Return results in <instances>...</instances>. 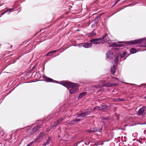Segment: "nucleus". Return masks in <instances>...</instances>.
<instances>
[{
  "label": "nucleus",
  "instance_id": "f257e3e1",
  "mask_svg": "<svg viewBox=\"0 0 146 146\" xmlns=\"http://www.w3.org/2000/svg\"><path fill=\"white\" fill-rule=\"evenodd\" d=\"M58 83L67 88L70 94H74L78 92V85L76 83H72L68 81H62Z\"/></svg>",
  "mask_w": 146,
  "mask_h": 146
},
{
  "label": "nucleus",
  "instance_id": "f03ea898",
  "mask_svg": "<svg viewBox=\"0 0 146 146\" xmlns=\"http://www.w3.org/2000/svg\"><path fill=\"white\" fill-rule=\"evenodd\" d=\"M104 38V37L102 36L98 38L92 39L90 40V41L92 44H97L102 43Z\"/></svg>",
  "mask_w": 146,
  "mask_h": 146
},
{
  "label": "nucleus",
  "instance_id": "7ed1b4c3",
  "mask_svg": "<svg viewBox=\"0 0 146 146\" xmlns=\"http://www.w3.org/2000/svg\"><path fill=\"white\" fill-rule=\"evenodd\" d=\"M146 40V38H142L139 39H136L133 40L131 41L129 43L131 44H136L142 42Z\"/></svg>",
  "mask_w": 146,
  "mask_h": 146
},
{
  "label": "nucleus",
  "instance_id": "20e7f679",
  "mask_svg": "<svg viewBox=\"0 0 146 146\" xmlns=\"http://www.w3.org/2000/svg\"><path fill=\"white\" fill-rule=\"evenodd\" d=\"M146 113V107H143L140 109L138 110L137 114L139 115H144Z\"/></svg>",
  "mask_w": 146,
  "mask_h": 146
},
{
  "label": "nucleus",
  "instance_id": "39448f33",
  "mask_svg": "<svg viewBox=\"0 0 146 146\" xmlns=\"http://www.w3.org/2000/svg\"><path fill=\"white\" fill-rule=\"evenodd\" d=\"M45 136V134L44 133L41 132L39 136L36 138V139L38 140V142H40L44 139V137Z\"/></svg>",
  "mask_w": 146,
  "mask_h": 146
},
{
  "label": "nucleus",
  "instance_id": "423d86ee",
  "mask_svg": "<svg viewBox=\"0 0 146 146\" xmlns=\"http://www.w3.org/2000/svg\"><path fill=\"white\" fill-rule=\"evenodd\" d=\"M107 57L110 60L112 59L113 57V52L110 50L108 51L106 54Z\"/></svg>",
  "mask_w": 146,
  "mask_h": 146
},
{
  "label": "nucleus",
  "instance_id": "0eeeda50",
  "mask_svg": "<svg viewBox=\"0 0 146 146\" xmlns=\"http://www.w3.org/2000/svg\"><path fill=\"white\" fill-rule=\"evenodd\" d=\"M63 120V119L62 118H60L57 120V121L54 123L53 125H52V128L56 127V125H58L61 121H62Z\"/></svg>",
  "mask_w": 146,
  "mask_h": 146
},
{
  "label": "nucleus",
  "instance_id": "6e6552de",
  "mask_svg": "<svg viewBox=\"0 0 146 146\" xmlns=\"http://www.w3.org/2000/svg\"><path fill=\"white\" fill-rule=\"evenodd\" d=\"M101 129H98L97 128H92L89 130V132L90 133H94L96 132H100L101 130Z\"/></svg>",
  "mask_w": 146,
  "mask_h": 146
},
{
  "label": "nucleus",
  "instance_id": "1a4fd4ad",
  "mask_svg": "<svg viewBox=\"0 0 146 146\" xmlns=\"http://www.w3.org/2000/svg\"><path fill=\"white\" fill-rule=\"evenodd\" d=\"M41 126V125H38L35 127L33 128L32 133H34L36 131L38 130L40 128Z\"/></svg>",
  "mask_w": 146,
  "mask_h": 146
},
{
  "label": "nucleus",
  "instance_id": "9d476101",
  "mask_svg": "<svg viewBox=\"0 0 146 146\" xmlns=\"http://www.w3.org/2000/svg\"><path fill=\"white\" fill-rule=\"evenodd\" d=\"M91 108H89L87 111H86L84 112V113H83V117L86 116L89 114L91 113Z\"/></svg>",
  "mask_w": 146,
  "mask_h": 146
},
{
  "label": "nucleus",
  "instance_id": "9b49d317",
  "mask_svg": "<svg viewBox=\"0 0 146 146\" xmlns=\"http://www.w3.org/2000/svg\"><path fill=\"white\" fill-rule=\"evenodd\" d=\"M44 77L45 78V80L48 82H57V81H56L54 80L53 79H52L50 78H48L46 76L45 77L44 76H43V78H44Z\"/></svg>",
  "mask_w": 146,
  "mask_h": 146
},
{
  "label": "nucleus",
  "instance_id": "f8f14e48",
  "mask_svg": "<svg viewBox=\"0 0 146 146\" xmlns=\"http://www.w3.org/2000/svg\"><path fill=\"white\" fill-rule=\"evenodd\" d=\"M106 107V106H96L95 108L93 109L95 110L96 109L99 110H104Z\"/></svg>",
  "mask_w": 146,
  "mask_h": 146
},
{
  "label": "nucleus",
  "instance_id": "ddd939ff",
  "mask_svg": "<svg viewBox=\"0 0 146 146\" xmlns=\"http://www.w3.org/2000/svg\"><path fill=\"white\" fill-rule=\"evenodd\" d=\"M51 139L52 138L51 137H48L46 142L43 144V146H46V145H48L50 143V141L51 140Z\"/></svg>",
  "mask_w": 146,
  "mask_h": 146
},
{
  "label": "nucleus",
  "instance_id": "4468645a",
  "mask_svg": "<svg viewBox=\"0 0 146 146\" xmlns=\"http://www.w3.org/2000/svg\"><path fill=\"white\" fill-rule=\"evenodd\" d=\"M103 36L104 37V38L103 40H102V42H106L109 40V38L107 34H105L104 36Z\"/></svg>",
  "mask_w": 146,
  "mask_h": 146
},
{
  "label": "nucleus",
  "instance_id": "2eb2a0df",
  "mask_svg": "<svg viewBox=\"0 0 146 146\" xmlns=\"http://www.w3.org/2000/svg\"><path fill=\"white\" fill-rule=\"evenodd\" d=\"M92 45L90 43H85V44H84L83 46L86 48H88L92 46Z\"/></svg>",
  "mask_w": 146,
  "mask_h": 146
},
{
  "label": "nucleus",
  "instance_id": "dca6fc26",
  "mask_svg": "<svg viewBox=\"0 0 146 146\" xmlns=\"http://www.w3.org/2000/svg\"><path fill=\"white\" fill-rule=\"evenodd\" d=\"M116 70V68L115 66H113L111 67V68L110 70L111 72V73L112 74H114L115 71V70Z\"/></svg>",
  "mask_w": 146,
  "mask_h": 146
},
{
  "label": "nucleus",
  "instance_id": "f3484780",
  "mask_svg": "<svg viewBox=\"0 0 146 146\" xmlns=\"http://www.w3.org/2000/svg\"><path fill=\"white\" fill-rule=\"evenodd\" d=\"M96 35V33L94 32V31L92 32L91 33H89L88 34V36L89 37H92Z\"/></svg>",
  "mask_w": 146,
  "mask_h": 146
},
{
  "label": "nucleus",
  "instance_id": "a211bd4d",
  "mask_svg": "<svg viewBox=\"0 0 146 146\" xmlns=\"http://www.w3.org/2000/svg\"><path fill=\"white\" fill-rule=\"evenodd\" d=\"M111 86V85L110 84H107L105 85H103L101 86H99L98 87V88H100L102 87L103 86H106V87H110Z\"/></svg>",
  "mask_w": 146,
  "mask_h": 146
},
{
  "label": "nucleus",
  "instance_id": "6ab92c4d",
  "mask_svg": "<svg viewBox=\"0 0 146 146\" xmlns=\"http://www.w3.org/2000/svg\"><path fill=\"white\" fill-rule=\"evenodd\" d=\"M130 52L134 54L136 52V50L135 48H132L131 49Z\"/></svg>",
  "mask_w": 146,
  "mask_h": 146
},
{
  "label": "nucleus",
  "instance_id": "aec40b11",
  "mask_svg": "<svg viewBox=\"0 0 146 146\" xmlns=\"http://www.w3.org/2000/svg\"><path fill=\"white\" fill-rule=\"evenodd\" d=\"M67 123L69 125H73L75 123V121L74 120H72L71 121L69 122H67Z\"/></svg>",
  "mask_w": 146,
  "mask_h": 146
},
{
  "label": "nucleus",
  "instance_id": "412c9836",
  "mask_svg": "<svg viewBox=\"0 0 146 146\" xmlns=\"http://www.w3.org/2000/svg\"><path fill=\"white\" fill-rule=\"evenodd\" d=\"M116 45V44L115 42H112L110 43V46L112 47L114 46L115 47V45Z\"/></svg>",
  "mask_w": 146,
  "mask_h": 146
},
{
  "label": "nucleus",
  "instance_id": "4be33fe9",
  "mask_svg": "<svg viewBox=\"0 0 146 146\" xmlns=\"http://www.w3.org/2000/svg\"><path fill=\"white\" fill-rule=\"evenodd\" d=\"M126 52H124L122 54H121L120 55L121 58H123L124 56L126 54Z\"/></svg>",
  "mask_w": 146,
  "mask_h": 146
},
{
  "label": "nucleus",
  "instance_id": "5701e85b",
  "mask_svg": "<svg viewBox=\"0 0 146 146\" xmlns=\"http://www.w3.org/2000/svg\"><path fill=\"white\" fill-rule=\"evenodd\" d=\"M52 129V126H51L50 127H49L46 130L47 132H48L51 129Z\"/></svg>",
  "mask_w": 146,
  "mask_h": 146
},
{
  "label": "nucleus",
  "instance_id": "b1692460",
  "mask_svg": "<svg viewBox=\"0 0 146 146\" xmlns=\"http://www.w3.org/2000/svg\"><path fill=\"white\" fill-rule=\"evenodd\" d=\"M34 142L32 141L28 145H26V146H31V145H32L33 144V143Z\"/></svg>",
  "mask_w": 146,
  "mask_h": 146
},
{
  "label": "nucleus",
  "instance_id": "393cba45",
  "mask_svg": "<svg viewBox=\"0 0 146 146\" xmlns=\"http://www.w3.org/2000/svg\"><path fill=\"white\" fill-rule=\"evenodd\" d=\"M123 45L122 44H116V45H115V47H121Z\"/></svg>",
  "mask_w": 146,
  "mask_h": 146
},
{
  "label": "nucleus",
  "instance_id": "a878e982",
  "mask_svg": "<svg viewBox=\"0 0 146 146\" xmlns=\"http://www.w3.org/2000/svg\"><path fill=\"white\" fill-rule=\"evenodd\" d=\"M74 120L75 121V123H76L78 122H79L80 120V119H74Z\"/></svg>",
  "mask_w": 146,
  "mask_h": 146
},
{
  "label": "nucleus",
  "instance_id": "bb28decb",
  "mask_svg": "<svg viewBox=\"0 0 146 146\" xmlns=\"http://www.w3.org/2000/svg\"><path fill=\"white\" fill-rule=\"evenodd\" d=\"M118 58L117 56L115 58V59L114 60V62L115 63L117 61Z\"/></svg>",
  "mask_w": 146,
  "mask_h": 146
},
{
  "label": "nucleus",
  "instance_id": "cd10ccee",
  "mask_svg": "<svg viewBox=\"0 0 146 146\" xmlns=\"http://www.w3.org/2000/svg\"><path fill=\"white\" fill-rule=\"evenodd\" d=\"M52 54V53L50 51V52H49L47 54H46V56H50V55H51Z\"/></svg>",
  "mask_w": 146,
  "mask_h": 146
},
{
  "label": "nucleus",
  "instance_id": "c85d7f7f",
  "mask_svg": "<svg viewBox=\"0 0 146 146\" xmlns=\"http://www.w3.org/2000/svg\"><path fill=\"white\" fill-rule=\"evenodd\" d=\"M82 97V93H81L78 97V98H81Z\"/></svg>",
  "mask_w": 146,
  "mask_h": 146
},
{
  "label": "nucleus",
  "instance_id": "c756f323",
  "mask_svg": "<svg viewBox=\"0 0 146 146\" xmlns=\"http://www.w3.org/2000/svg\"><path fill=\"white\" fill-rule=\"evenodd\" d=\"M51 52L52 53V54H54V53H55V52H56V50H53V51H51Z\"/></svg>",
  "mask_w": 146,
  "mask_h": 146
},
{
  "label": "nucleus",
  "instance_id": "7c9ffc66",
  "mask_svg": "<svg viewBox=\"0 0 146 146\" xmlns=\"http://www.w3.org/2000/svg\"><path fill=\"white\" fill-rule=\"evenodd\" d=\"M78 47L79 48H80L82 46V44H80L77 45Z\"/></svg>",
  "mask_w": 146,
  "mask_h": 146
},
{
  "label": "nucleus",
  "instance_id": "2f4dec72",
  "mask_svg": "<svg viewBox=\"0 0 146 146\" xmlns=\"http://www.w3.org/2000/svg\"><path fill=\"white\" fill-rule=\"evenodd\" d=\"M82 116V113H81V114H78V117H81Z\"/></svg>",
  "mask_w": 146,
  "mask_h": 146
},
{
  "label": "nucleus",
  "instance_id": "473e14b6",
  "mask_svg": "<svg viewBox=\"0 0 146 146\" xmlns=\"http://www.w3.org/2000/svg\"><path fill=\"white\" fill-rule=\"evenodd\" d=\"M6 12V11H5V12H4L3 13L1 14V15H3Z\"/></svg>",
  "mask_w": 146,
  "mask_h": 146
},
{
  "label": "nucleus",
  "instance_id": "72a5a7b5",
  "mask_svg": "<svg viewBox=\"0 0 146 146\" xmlns=\"http://www.w3.org/2000/svg\"><path fill=\"white\" fill-rule=\"evenodd\" d=\"M119 100L120 101H123L124 100L123 99L121 98V99H120Z\"/></svg>",
  "mask_w": 146,
  "mask_h": 146
},
{
  "label": "nucleus",
  "instance_id": "f704fd0d",
  "mask_svg": "<svg viewBox=\"0 0 146 146\" xmlns=\"http://www.w3.org/2000/svg\"><path fill=\"white\" fill-rule=\"evenodd\" d=\"M86 92H84V93H83V94H82V95L83 96L85 95V94H86Z\"/></svg>",
  "mask_w": 146,
  "mask_h": 146
},
{
  "label": "nucleus",
  "instance_id": "c9c22d12",
  "mask_svg": "<svg viewBox=\"0 0 146 146\" xmlns=\"http://www.w3.org/2000/svg\"><path fill=\"white\" fill-rule=\"evenodd\" d=\"M118 1L117 0L115 3V4H116L118 2Z\"/></svg>",
  "mask_w": 146,
  "mask_h": 146
},
{
  "label": "nucleus",
  "instance_id": "e433bc0d",
  "mask_svg": "<svg viewBox=\"0 0 146 146\" xmlns=\"http://www.w3.org/2000/svg\"><path fill=\"white\" fill-rule=\"evenodd\" d=\"M10 11V9H9L8 10H7V11H6V12L8 11Z\"/></svg>",
  "mask_w": 146,
  "mask_h": 146
},
{
  "label": "nucleus",
  "instance_id": "4c0bfd02",
  "mask_svg": "<svg viewBox=\"0 0 146 146\" xmlns=\"http://www.w3.org/2000/svg\"><path fill=\"white\" fill-rule=\"evenodd\" d=\"M115 78V80H117V78L116 77H115V78Z\"/></svg>",
  "mask_w": 146,
  "mask_h": 146
},
{
  "label": "nucleus",
  "instance_id": "58836bf2",
  "mask_svg": "<svg viewBox=\"0 0 146 146\" xmlns=\"http://www.w3.org/2000/svg\"><path fill=\"white\" fill-rule=\"evenodd\" d=\"M10 9V11H11V10H13V9L11 8V9Z\"/></svg>",
  "mask_w": 146,
  "mask_h": 146
},
{
  "label": "nucleus",
  "instance_id": "ea45409f",
  "mask_svg": "<svg viewBox=\"0 0 146 146\" xmlns=\"http://www.w3.org/2000/svg\"><path fill=\"white\" fill-rule=\"evenodd\" d=\"M115 3L113 5V6H114L115 5Z\"/></svg>",
  "mask_w": 146,
  "mask_h": 146
},
{
  "label": "nucleus",
  "instance_id": "a19ab883",
  "mask_svg": "<svg viewBox=\"0 0 146 146\" xmlns=\"http://www.w3.org/2000/svg\"><path fill=\"white\" fill-rule=\"evenodd\" d=\"M120 0H117V1H120Z\"/></svg>",
  "mask_w": 146,
  "mask_h": 146
}]
</instances>
